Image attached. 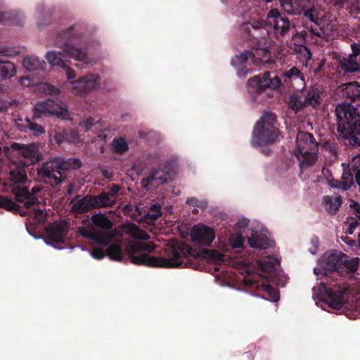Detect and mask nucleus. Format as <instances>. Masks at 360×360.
Masks as SVG:
<instances>
[{
	"instance_id": "obj_36",
	"label": "nucleus",
	"mask_w": 360,
	"mask_h": 360,
	"mask_svg": "<svg viewBox=\"0 0 360 360\" xmlns=\"http://www.w3.org/2000/svg\"><path fill=\"white\" fill-rule=\"evenodd\" d=\"M323 202L326 205H329V210L330 212L335 213L342 205V197L338 195L333 199L329 195H326L323 197Z\"/></svg>"
},
{
	"instance_id": "obj_29",
	"label": "nucleus",
	"mask_w": 360,
	"mask_h": 360,
	"mask_svg": "<svg viewBox=\"0 0 360 360\" xmlns=\"http://www.w3.org/2000/svg\"><path fill=\"white\" fill-rule=\"evenodd\" d=\"M15 65L9 60H0V80L11 78L15 75Z\"/></svg>"
},
{
	"instance_id": "obj_46",
	"label": "nucleus",
	"mask_w": 360,
	"mask_h": 360,
	"mask_svg": "<svg viewBox=\"0 0 360 360\" xmlns=\"http://www.w3.org/2000/svg\"><path fill=\"white\" fill-rule=\"evenodd\" d=\"M97 122L91 117H88L84 121L80 123V126L85 131L91 130V127L95 125Z\"/></svg>"
},
{
	"instance_id": "obj_10",
	"label": "nucleus",
	"mask_w": 360,
	"mask_h": 360,
	"mask_svg": "<svg viewBox=\"0 0 360 360\" xmlns=\"http://www.w3.org/2000/svg\"><path fill=\"white\" fill-rule=\"evenodd\" d=\"M59 160H52L44 162L37 168V177L39 181L51 186H58L64 180Z\"/></svg>"
},
{
	"instance_id": "obj_16",
	"label": "nucleus",
	"mask_w": 360,
	"mask_h": 360,
	"mask_svg": "<svg viewBox=\"0 0 360 360\" xmlns=\"http://www.w3.org/2000/svg\"><path fill=\"white\" fill-rule=\"evenodd\" d=\"M168 163H165L164 168H153L149 172L148 175L142 179V184L144 187H147L153 182L156 185L167 183L171 179V174L167 169Z\"/></svg>"
},
{
	"instance_id": "obj_45",
	"label": "nucleus",
	"mask_w": 360,
	"mask_h": 360,
	"mask_svg": "<svg viewBox=\"0 0 360 360\" xmlns=\"http://www.w3.org/2000/svg\"><path fill=\"white\" fill-rule=\"evenodd\" d=\"M33 217L37 223H43L46 220L47 214L41 209H35Z\"/></svg>"
},
{
	"instance_id": "obj_32",
	"label": "nucleus",
	"mask_w": 360,
	"mask_h": 360,
	"mask_svg": "<svg viewBox=\"0 0 360 360\" xmlns=\"http://www.w3.org/2000/svg\"><path fill=\"white\" fill-rule=\"evenodd\" d=\"M106 255L110 259L117 262H122L125 258V255L118 244L110 245L106 249Z\"/></svg>"
},
{
	"instance_id": "obj_4",
	"label": "nucleus",
	"mask_w": 360,
	"mask_h": 360,
	"mask_svg": "<svg viewBox=\"0 0 360 360\" xmlns=\"http://www.w3.org/2000/svg\"><path fill=\"white\" fill-rule=\"evenodd\" d=\"M85 32V27L80 23L75 24L65 30L58 32L54 44L60 49L61 51H51L46 55V59L51 65L60 67L65 71L68 79H75L76 75L63 58H73L85 64L91 62V58L84 49L77 48L73 44L82 38Z\"/></svg>"
},
{
	"instance_id": "obj_52",
	"label": "nucleus",
	"mask_w": 360,
	"mask_h": 360,
	"mask_svg": "<svg viewBox=\"0 0 360 360\" xmlns=\"http://www.w3.org/2000/svg\"><path fill=\"white\" fill-rule=\"evenodd\" d=\"M356 46L357 49L359 51V53L356 54L355 57L353 58V61H356L357 63H360V44L352 43L351 44L352 53H354V48Z\"/></svg>"
},
{
	"instance_id": "obj_8",
	"label": "nucleus",
	"mask_w": 360,
	"mask_h": 360,
	"mask_svg": "<svg viewBox=\"0 0 360 360\" xmlns=\"http://www.w3.org/2000/svg\"><path fill=\"white\" fill-rule=\"evenodd\" d=\"M12 148L18 150L23 160L9 172V180L15 183H22L27 180L25 167L34 165L40 160L37 148L34 145H24L14 143Z\"/></svg>"
},
{
	"instance_id": "obj_60",
	"label": "nucleus",
	"mask_w": 360,
	"mask_h": 360,
	"mask_svg": "<svg viewBox=\"0 0 360 360\" xmlns=\"http://www.w3.org/2000/svg\"><path fill=\"white\" fill-rule=\"evenodd\" d=\"M323 65V63H320L319 65L315 69L314 72L316 74L317 72H320Z\"/></svg>"
},
{
	"instance_id": "obj_53",
	"label": "nucleus",
	"mask_w": 360,
	"mask_h": 360,
	"mask_svg": "<svg viewBox=\"0 0 360 360\" xmlns=\"http://www.w3.org/2000/svg\"><path fill=\"white\" fill-rule=\"evenodd\" d=\"M347 223L349 224V226L354 229L360 224V221L357 217L356 219L353 217H351L350 219L347 218Z\"/></svg>"
},
{
	"instance_id": "obj_18",
	"label": "nucleus",
	"mask_w": 360,
	"mask_h": 360,
	"mask_svg": "<svg viewBox=\"0 0 360 360\" xmlns=\"http://www.w3.org/2000/svg\"><path fill=\"white\" fill-rule=\"evenodd\" d=\"M354 53H350L348 56H339L338 59V71L343 73L344 75L360 72V63L353 61V58L359 53V49L354 46Z\"/></svg>"
},
{
	"instance_id": "obj_20",
	"label": "nucleus",
	"mask_w": 360,
	"mask_h": 360,
	"mask_svg": "<svg viewBox=\"0 0 360 360\" xmlns=\"http://www.w3.org/2000/svg\"><path fill=\"white\" fill-rule=\"evenodd\" d=\"M359 264V258H349L347 255L341 252L339 266H338L337 275L340 278L354 273L357 270Z\"/></svg>"
},
{
	"instance_id": "obj_19",
	"label": "nucleus",
	"mask_w": 360,
	"mask_h": 360,
	"mask_svg": "<svg viewBox=\"0 0 360 360\" xmlns=\"http://www.w3.org/2000/svg\"><path fill=\"white\" fill-rule=\"evenodd\" d=\"M46 231L49 238L57 243H63L68 233L69 228L65 221L55 222L49 224Z\"/></svg>"
},
{
	"instance_id": "obj_50",
	"label": "nucleus",
	"mask_w": 360,
	"mask_h": 360,
	"mask_svg": "<svg viewBox=\"0 0 360 360\" xmlns=\"http://www.w3.org/2000/svg\"><path fill=\"white\" fill-rule=\"evenodd\" d=\"M160 217V214H155L150 211L148 212L146 214L143 215V218L148 222H153L156 221Z\"/></svg>"
},
{
	"instance_id": "obj_3",
	"label": "nucleus",
	"mask_w": 360,
	"mask_h": 360,
	"mask_svg": "<svg viewBox=\"0 0 360 360\" xmlns=\"http://www.w3.org/2000/svg\"><path fill=\"white\" fill-rule=\"evenodd\" d=\"M341 252L335 250L326 252L314 269L316 275L327 277L326 283L321 282L318 289V298L334 309H340L345 303V295L348 286L342 278L330 276L337 275Z\"/></svg>"
},
{
	"instance_id": "obj_58",
	"label": "nucleus",
	"mask_w": 360,
	"mask_h": 360,
	"mask_svg": "<svg viewBox=\"0 0 360 360\" xmlns=\"http://www.w3.org/2000/svg\"><path fill=\"white\" fill-rule=\"evenodd\" d=\"M101 173L106 179H110L112 176V173L107 169H101Z\"/></svg>"
},
{
	"instance_id": "obj_42",
	"label": "nucleus",
	"mask_w": 360,
	"mask_h": 360,
	"mask_svg": "<svg viewBox=\"0 0 360 360\" xmlns=\"http://www.w3.org/2000/svg\"><path fill=\"white\" fill-rule=\"evenodd\" d=\"M229 243L233 248H243L244 238L240 233L233 234L229 238Z\"/></svg>"
},
{
	"instance_id": "obj_12",
	"label": "nucleus",
	"mask_w": 360,
	"mask_h": 360,
	"mask_svg": "<svg viewBox=\"0 0 360 360\" xmlns=\"http://www.w3.org/2000/svg\"><path fill=\"white\" fill-rule=\"evenodd\" d=\"M172 257L167 259L172 260L174 263L178 264V266H173L172 268L186 266L187 262L191 258H198L201 256V253L199 251H197L186 243L180 244L178 249L172 248Z\"/></svg>"
},
{
	"instance_id": "obj_2",
	"label": "nucleus",
	"mask_w": 360,
	"mask_h": 360,
	"mask_svg": "<svg viewBox=\"0 0 360 360\" xmlns=\"http://www.w3.org/2000/svg\"><path fill=\"white\" fill-rule=\"evenodd\" d=\"M345 101L335 107L337 130L352 146H360V84L348 82L342 85Z\"/></svg>"
},
{
	"instance_id": "obj_55",
	"label": "nucleus",
	"mask_w": 360,
	"mask_h": 360,
	"mask_svg": "<svg viewBox=\"0 0 360 360\" xmlns=\"http://www.w3.org/2000/svg\"><path fill=\"white\" fill-rule=\"evenodd\" d=\"M47 90L49 91V94L51 95H58L60 93L58 88L51 85H47Z\"/></svg>"
},
{
	"instance_id": "obj_61",
	"label": "nucleus",
	"mask_w": 360,
	"mask_h": 360,
	"mask_svg": "<svg viewBox=\"0 0 360 360\" xmlns=\"http://www.w3.org/2000/svg\"><path fill=\"white\" fill-rule=\"evenodd\" d=\"M139 134L140 137H141V138H145L147 136V133H145L143 131H139Z\"/></svg>"
},
{
	"instance_id": "obj_63",
	"label": "nucleus",
	"mask_w": 360,
	"mask_h": 360,
	"mask_svg": "<svg viewBox=\"0 0 360 360\" xmlns=\"http://www.w3.org/2000/svg\"><path fill=\"white\" fill-rule=\"evenodd\" d=\"M347 243V241H345ZM347 243L349 245H353L354 243V241L352 240H349V241L347 242Z\"/></svg>"
},
{
	"instance_id": "obj_48",
	"label": "nucleus",
	"mask_w": 360,
	"mask_h": 360,
	"mask_svg": "<svg viewBox=\"0 0 360 360\" xmlns=\"http://www.w3.org/2000/svg\"><path fill=\"white\" fill-rule=\"evenodd\" d=\"M68 131L63 130L61 132H58L54 136V139L58 144H60L63 142L68 140Z\"/></svg>"
},
{
	"instance_id": "obj_38",
	"label": "nucleus",
	"mask_w": 360,
	"mask_h": 360,
	"mask_svg": "<svg viewBox=\"0 0 360 360\" xmlns=\"http://www.w3.org/2000/svg\"><path fill=\"white\" fill-rule=\"evenodd\" d=\"M352 170L354 174V183L359 186L360 192V155L355 156L352 160Z\"/></svg>"
},
{
	"instance_id": "obj_23",
	"label": "nucleus",
	"mask_w": 360,
	"mask_h": 360,
	"mask_svg": "<svg viewBox=\"0 0 360 360\" xmlns=\"http://www.w3.org/2000/svg\"><path fill=\"white\" fill-rule=\"evenodd\" d=\"M94 209L103 207H113L116 203L115 199L110 198L107 192H101L97 195H91Z\"/></svg>"
},
{
	"instance_id": "obj_25",
	"label": "nucleus",
	"mask_w": 360,
	"mask_h": 360,
	"mask_svg": "<svg viewBox=\"0 0 360 360\" xmlns=\"http://www.w3.org/2000/svg\"><path fill=\"white\" fill-rule=\"evenodd\" d=\"M302 94L301 89H298L289 96L288 101V107L295 112H298L306 108Z\"/></svg>"
},
{
	"instance_id": "obj_51",
	"label": "nucleus",
	"mask_w": 360,
	"mask_h": 360,
	"mask_svg": "<svg viewBox=\"0 0 360 360\" xmlns=\"http://www.w3.org/2000/svg\"><path fill=\"white\" fill-rule=\"evenodd\" d=\"M120 191V186L119 185L112 184L109 192H107V193H109L110 198L115 199V198L117 196Z\"/></svg>"
},
{
	"instance_id": "obj_59",
	"label": "nucleus",
	"mask_w": 360,
	"mask_h": 360,
	"mask_svg": "<svg viewBox=\"0 0 360 360\" xmlns=\"http://www.w3.org/2000/svg\"><path fill=\"white\" fill-rule=\"evenodd\" d=\"M354 230L355 229L354 228H352L350 226H349V228H348L347 231H346V233L349 235H352L354 233Z\"/></svg>"
},
{
	"instance_id": "obj_28",
	"label": "nucleus",
	"mask_w": 360,
	"mask_h": 360,
	"mask_svg": "<svg viewBox=\"0 0 360 360\" xmlns=\"http://www.w3.org/2000/svg\"><path fill=\"white\" fill-rule=\"evenodd\" d=\"M340 181L344 191L349 190L352 186L354 185V174L352 170V162L347 168L343 169Z\"/></svg>"
},
{
	"instance_id": "obj_22",
	"label": "nucleus",
	"mask_w": 360,
	"mask_h": 360,
	"mask_svg": "<svg viewBox=\"0 0 360 360\" xmlns=\"http://www.w3.org/2000/svg\"><path fill=\"white\" fill-rule=\"evenodd\" d=\"M248 242L252 248L266 250L271 246V240L265 236L254 231L248 237Z\"/></svg>"
},
{
	"instance_id": "obj_6",
	"label": "nucleus",
	"mask_w": 360,
	"mask_h": 360,
	"mask_svg": "<svg viewBox=\"0 0 360 360\" xmlns=\"http://www.w3.org/2000/svg\"><path fill=\"white\" fill-rule=\"evenodd\" d=\"M276 121L275 113L265 112L254 127L251 143L255 147L261 148L266 155L271 154L270 146L274 144L280 136V130L276 126Z\"/></svg>"
},
{
	"instance_id": "obj_21",
	"label": "nucleus",
	"mask_w": 360,
	"mask_h": 360,
	"mask_svg": "<svg viewBox=\"0 0 360 360\" xmlns=\"http://www.w3.org/2000/svg\"><path fill=\"white\" fill-rule=\"evenodd\" d=\"M302 91L305 107L317 108L321 103V92L318 88L309 86V88H300Z\"/></svg>"
},
{
	"instance_id": "obj_1",
	"label": "nucleus",
	"mask_w": 360,
	"mask_h": 360,
	"mask_svg": "<svg viewBox=\"0 0 360 360\" xmlns=\"http://www.w3.org/2000/svg\"><path fill=\"white\" fill-rule=\"evenodd\" d=\"M266 26L272 28L277 38L286 36L294 28L293 23L285 14L281 13L276 8L267 13L265 20L254 18L243 22L239 27L240 34L249 43L250 49L236 56L231 60L239 77H245L252 72V70L247 66L249 59L256 65L272 63L271 54L266 43Z\"/></svg>"
},
{
	"instance_id": "obj_17",
	"label": "nucleus",
	"mask_w": 360,
	"mask_h": 360,
	"mask_svg": "<svg viewBox=\"0 0 360 360\" xmlns=\"http://www.w3.org/2000/svg\"><path fill=\"white\" fill-rule=\"evenodd\" d=\"M245 284L253 290L265 292L270 297L268 300L271 302H278L280 298L278 290L272 287L266 281L259 283L253 278H246Z\"/></svg>"
},
{
	"instance_id": "obj_33",
	"label": "nucleus",
	"mask_w": 360,
	"mask_h": 360,
	"mask_svg": "<svg viewBox=\"0 0 360 360\" xmlns=\"http://www.w3.org/2000/svg\"><path fill=\"white\" fill-rule=\"evenodd\" d=\"M317 151L311 150L308 151L306 153H300V167H311L315 164L317 160Z\"/></svg>"
},
{
	"instance_id": "obj_40",
	"label": "nucleus",
	"mask_w": 360,
	"mask_h": 360,
	"mask_svg": "<svg viewBox=\"0 0 360 360\" xmlns=\"http://www.w3.org/2000/svg\"><path fill=\"white\" fill-rule=\"evenodd\" d=\"M25 122L27 127L32 131L34 135L39 136L45 133V129L41 125L32 122L28 117L25 119Z\"/></svg>"
},
{
	"instance_id": "obj_56",
	"label": "nucleus",
	"mask_w": 360,
	"mask_h": 360,
	"mask_svg": "<svg viewBox=\"0 0 360 360\" xmlns=\"http://www.w3.org/2000/svg\"><path fill=\"white\" fill-rule=\"evenodd\" d=\"M297 35L301 38L303 41L306 40V38L307 37V30L304 29L302 31H300V32L297 33Z\"/></svg>"
},
{
	"instance_id": "obj_54",
	"label": "nucleus",
	"mask_w": 360,
	"mask_h": 360,
	"mask_svg": "<svg viewBox=\"0 0 360 360\" xmlns=\"http://www.w3.org/2000/svg\"><path fill=\"white\" fill-rule=\"evenodd\" d=\"M150 211L155 214H160V216L162 215L161 206L158 203L153 204L150 207Z\"/></svg>"
},
{
	"instance_id": "obj_26",
	"label": "nucleus",
	"mask_w": 360,
	"mask_h": 360,
	"mask_svg": "<svg viewBox=\"0 0 360 360\" xmlns=\"http://www.w3.org/2000/svg\"><path fill=\"white\" fill-rule=\"evenodd\" d=\"M79 233L83 237L90 239H94L99 242L100 243H103V245L108 244L111 239L110 235L106 232H103V234H101L96 232L91 229L86 227L80 228Z\"/></svg>"
},
{
	"instance_id": "obj_49",
	"label": "nucleus",
	"mask_w": 360,
	"mask_h": 360,
	"mask_svg": "<svg viewBox=\"0 0 360 360\" xmlns=\"http://www.w3.org/2000/svg\"><path fill=\"white\" fill-rule=\"evenodd\" d=\"M330 174V176H332L331 173ZM328 185L330 188H338L343 191V187L342 186L341 181L337 179H334L333 177H331V179H328Z\"/></svg>"
},
{
	"instance_id": "obj_41",
	"label": "nucleus",
	"mask_w": 360,
	"mask_h": 360,
	"mask_svg": "<svg viewBox=\"0 0 360 360\" xmlns=\"http://www.w3.org/2000/svg\"><path fill=\"white\" fill-rule=\"evenodd\" d=\"M304 28L307 30V32H309L312 35L317 36L319 37H324V32L323 30L319 27V23L313 25H309L307 22H306L304 25Z\"/></svg>"
},
{
	"instance_id": "obj_43",
	"label": "nucleus",
	"mask_w": 360,
	"mask_h": 360,
	"mask_svg": "<svg viewBox=\"0 0 360 360\" xmlns=\"http://www.w3.org/2000/svg\"><path fill=\"white\" fill-rule=\"evenodd\" d=\"M186 204L189 206L205 209L207 207V202L205 200H198L197 198L192 197L186 200Z\"/></svg>"
},
{
	"instance_id": "obj_27",
	"label": "nucleus",
	"mask_w": 360,
	"mask_h": 360,
	"mask_svg": "<svg viewBox=\"0 0 360 360\" xmlns=\"http://www.w3.org/2000/svg\"><path fill=\"white\" fill-rule=\"evenodd\" d=\"M92 224L98 229L104 231L110 230L113 226V222L103 213L93 214L91 218Z\"/></svg>"
},
{
	"instance_id": "obj_7",
	"label": "nucleus",
	"mask_w": 360,
	"mask_h": 360,
	"mask_svg": "<svg viewBox=\"0 0 360 360\" xmlns=\"http://www.w3.org/2000/svg\"><path fill=\"white\" fill-rule=\"evenodd\" d=\"M155 249V245L152 242H136L126 249L127 259L136 265H143L148 267L170 268L178 266L172 260L160 257L150 256L146 253L136 255L139 252H153Z\"/></svg>"
},
{
	"instance_id": "obj_13",
	"label": "nucleus",
	"mask_w": 360,
	"mask_h": 360,
	"mask_svg": "<svg viewBox=\"0 0 360 360\" xmlns=\"http://www.w3.org/2000/svg\"><path fill=\"white\" fill-rule=\"evenodd\" d=\"M101 84V77L98 75L91 74L78 79L72 83V90L75 94L84 95L97 89Z\"/></svg>"
},
{
	"instance_id": "obj_15",
	"label": "nucleus",
	"mask_w": 360,
	"mask_h": 360,
	"mask_svg": "<svg viewBox=\"0 0 360 360\" xmlns=\"http://www.w3.org/2000/svg\"><path fill=\"white\" fill-rule=\"evenodd\" d=\"M296 147L295 154L297 159H300V153L318 150L319 145L312 134L306 131H299L297 134Z\"/></svg>"
},
{
	"instance_id": "obj_62",
	"label": "nucleus",
	"mask_w": 360,
	"mask_h": 360,
	"mask_svg": "<svg viewBox=\"0 0 360 360\" xmlns=\"http://www.w3.org/2000/svg\"><path fill=\"white\" fill-rule=\"evenodd\" d=\"M311 243H312V244H313V245H316V244H317V243H318V240H317V238H312V239H311Z\"/></svg>"
},
{
	"instance_id": "obj_31",
	"label": "nucleus",
	"mask_w": 360,
	"mask_h": 360,
	"mask_svg": "<svg viewBox=\"0 0 360 360\" xmlns=\"http://www.w3.org/2000/svg\"><path fill=\"white\" fill-rule=\"evenodd\" d=\"M125 229L126 233L133 238L147 240L150 238L148 233L146 231L141 230L135 224L131 223L128 224Z\"/></svg>"
},
{
	"instance_id": "obj_35",
	"label": "nucleus",
	"mask_w": 360,
	"mask_h": 360,
	"mask_svg": "<svg viewBox=\"0 0 360 360\" xmlns=\"http://www.w3.org/2000/svg\"><path fill=\"white\" fill-rule=\"evenodd\" d=\"M60 164L63 167H61V170L63 172V175L64 179L66 176L67 171H68L70 169H77L81 167L82 162L79 159L77 158H71L68 159V160H60Z\"/></svg>"
},
{
	"instance_id": "obj_14",
	"label": "nucleus",
	"mask_w": 360,
	"mask_h": 360,
	"mask_svg": "<svg viewBox=\"0 0 360 360\" xmlns=\"http://www.w3.org/2000/svg\"><path fill=\"white\" fill-rule=\"evenodd\" d=\"M191 238L195 244L209 247L215 238V232L211 227L198 224L191 230Z\"/></svg>"
},
{
	"instance_id": "obj_30",
	"label": "nucleus",
	"mask_w": 360,
	"mask_h": 360,
	"mask_svg": "<svg viewBox=\"0 0 360 360\" xmlns=\"http://www.w3.org/2000/svg\"><path fill=\"white\" fill-rule=\"evenodd\" d=\"M0 207L14 213L19 212L21 216H25L26 211H22L21 207L10 198L0 195Z\"/></svg>"
},
{
	"instance_id": "obj_11",
	"label": "nucleus",
	"mask_w": 360,
	"mask_h": 360,
	"mask_svg": "<svg viewBox=\"0 0 360 360\" xmlns=\"http://www.w3.org/2000/svg\"><path fill=\"white\" fill-rule=\"evenodd\" d=\"M26 181L22 183L10 181V185L12 187L11 191L15 196V200L18 202L23 203L24 207L29 209L39 203V200L34 196V193L40 191L41 188L38 186H34L30 191L28 188L25 186Z\"/></svg>"
},
{
	"instance_id": "obj_64",
	"label": "nucleus",
	"mask_w": 360,
	"mask_h": 360,
	"mask_svg": "<svg viewBox=\"0 0 360 360\" xmlns=\"http://www.w3.org/2000/svg\"><path fill=\"white\" fill-rule=\"evenodd\" d=\"M217 259H219V260H221V259H222V255H220V254H218V255H217Z\"/></svg>"
},
{
	"instance_id": "obj_24",
	"label": "nucleus",
	"mask_w": 360,
	"mask_h": 360,
	"mask_svg": "<svg viewBox=\"0 0 360 360\" xmlns=\"http://www.w3.org/2000/svg\"><path fill=\"white\" fill-rule=\"evenodd\" d=\"M91 210H94L91 195L84 196L75 202L71 207V212L75 214H85Z\"/></svg>"
},
{
	"instance_id": "obj_9",
	"label": "nucleus",
	"mask_w": 360,
	"mask_h": 360,
	"mask_svg": "<svg viewBox=\"0 0 360 360\" xmlns=\"http://www.w3.org/2000/svg\"><path fill=\"white\" fill-rule=\"evenodd\" d=\"M43 115L46 117L56 116L63 120H69L70 118L66 103L62 101L56 102L52 99L38 102L33 109L32 120L39 119Z\"/></svg>"
},
{
	"instance_id": "obj_5",
	"label": "nucleus",
	"mask_w": 360,
	"mask_h": 360,
	"mask_svg": "<svg viewBox=\"0 0 360 360\" xmlns=\"http://www.w3.org/2000/svg\"><path fill=\"white\" fill-rule=\"evenodd\" d=\"M305 86L304 76L297 67H292L282 72L281 76L266 71L263 74L250 77L247 83L248 92L252 101L265 94L269 96V90L277 89L280 86L298 89Z\"/></svg>"
},
{
	"instance_id": "obj_47",
	"label": "nucleus",
	"mask_w": 360,
	"mask_h": 360,
	"mask_svg": "<svg viewBox=\"0 0 360 360\" xmlns=\"http://www.w3.org/2000/svg\"><path fill=\"white\" fill-rule=\"evenodd\" d=\"M91 256L97 259H101L106 255V250L102 248H96L91 250Z\"/></svg>"
},
{
	"instance_id": "obj_34",
	"label": "nucleus",
	"mask_w": 360,
	"mask_h": 360,
	"mask_svg": "<svg viewBox=\"0 0 360 360\" xmlns=\"http://www.w3.org/2000/svg\"><path fill=\"white\" fill-rule=\"evenodd\" d=\"M44 62L41 61L36 56H27L23 58L22 64L25 68L30 71H34L43 68Z\"/></svg>"
},
{
	"instance_id": "obj_39",
	"label": "nucleus",
	"mask_w": 360,
	"mask_h": 360,
	"mask_svg": "<svg viewBox=\"0 0 360 360\" xmlns=\"http://www.w3.org/2000/svg\"><path fill=\"white\" fill-rule=\"evenodd\" d=\"M112 146L115 152L117 154H122L129 149L127 143L122 138L114 139Z\"/></svg>"
},
{
	"instance_id": "obj_44",
	"label": "nucleus",
	"mask_w": 360,
	"mask_h": 360,
	"mask_svg": "<svg viewBox=\"0 0 360 360\" xmlns=\"http://www.w3.org/2000/svg\"><path fill=\"white\" fill-rule=\"evenodd\" d=\"M304 16L308 18L311 22H314V24L318 23L319 20L317 13L313 8H309L304 11Z\"/></svg>"
},
{
	"instance_id": "obj_37",
	"label": "nucleus",
	"mask_w": 360,
	"mask_h": 360,
	"mask_svg": "<svg viewBox=\"0 0 360 360\" xmlns=\"http://www.w3.org/2000/svg\"><path fill=\"white\" fill-rule=\"evenodd\" d=\"M258 264L262 272L272 273L276 270L277 262L267 259L259 261Z\"/></svg>"
},
{
	"instance_id": "obj_57",
	"label": "nucleus",
	"mask_w": 360,
	"mask_h": 360,
	"mask_svg": "<svg viewBox=\"0 0 360 360\" xmlns=\"http://www.w3.org/2000/svg\"><path fill=\"white\" fill-rule=\"evenodd\" d=\"M8 20V18L6 17V13L4 12L0 11V23L4 24Z\"/></svg>"
}]
</instances>
